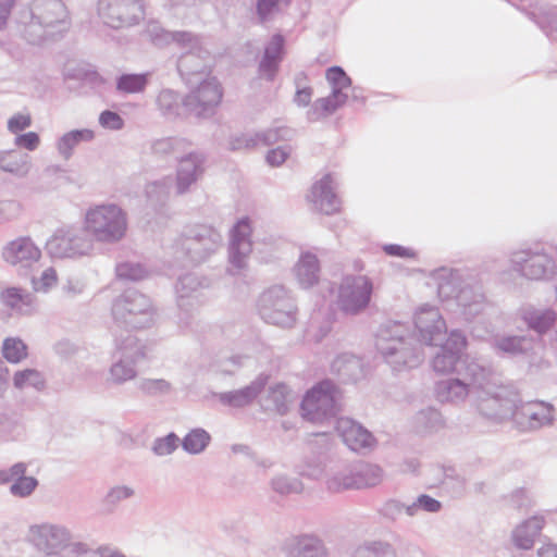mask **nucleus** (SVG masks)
<instances>
[{"label": "nucleus", "mask_w": 557, "mask_h": 557, "mask_svg": "<svg viewBox=\"0 0 557 557\" xmlns=\"http://www.w3.org/2000/svg\"><path fill=\"white\" fill-rule=\"evenodd\" d=\"M85 226L98 240L115 242L126 233V213L115 205L97 206L86 213Z\"/></svg>", "instance_id": "1"}, {"label": "nucleus", "mask_w": 557, "mask_h": 557, "mask_svg": "<svg viewBox=\"0 0 557 557\" xmlns=\"http://www.w3.org/2000/svg\"><path fill=\"white\" fill-rule=\"evenodd\" d=\"M373 290L372 282L364 275L348 276L339 288L338 302L346 313H356L364 309Z\"/></svg>", "instance_id": "2"}, {"label": "nucleus", "mask_w": 557, "mask_h": 557, "mask_svg": "<svg viewBox=\"0 0 557 557\" xmlns=\"http://www.w3.org/2000/svg\"><path fill=\"white\" fill-rule=\"evenodd\" d=\"M333 384L321 382L307 393L304 398L302 416L310 421H318L336 409V396Z\"/></svg>", "instance_id": "3"}, {"label": "nucleus", "mask_w": 557, "mask_h": 557, "mask_svg": "<svg viewBox=\"0 0 557 557\" xmlns=\"http://www.w3.org/2000/svg\"><path fill=\"white\" fill-rule=\"evenodd\" d=\"M308 200L322 214L329 215L339 211L341 201L333 190V178L330 174L312 185Z\"/></svg>", "instance_id": "4"}, {"label": "nucleus", "mask_w": 557, "mask_h": 557, "mask_svg": "<svg viewBox=\"0 0 557 557\" xmlns=\"http://www.w3.org/2000/svg\"><path fill=\"white\" fill-rule=\"evenodd\" d=\"M2 255L10 264L29 265L40 259L41 251L29 237H18L3 248Z\"/></svg>", "instance_id": "5"}, {"label": "nucleus", "mask_w": 557, "mask_h": 557, "mask_svg": "<svg viewBox=\"0 0 557 557\" xmlns=\"http://www.w3.org/2000/svg\"><path fill=\"white\" fill-rule=\"evenodd\" d=\"M326 79L332 85L333 92L329 97L320 99L317 106L321 111L329 113L345 102L346 96L343 95L342 90L349 87L351 82L343 69L338 66L327 70Z\"/></svg>", "instance_id": "6"}, {"label": "nucleus", "mask_w": 557, "mask_h": 557, "mask_svg": "<svg viewBox=\"0 0 557 557\" xmlns=\"http://www.w3.org/2000/svg\"><path fill=\"white\" fill-rule=\"evenodd\" d=\"M381 469L376 466H366L359 472L350 476L335 479L330 488L342 491L348 488H362L377 484L381 480Z\"/></svg>", "instance_id": "7"}, {"label": "nucleus", "mask_w": 557, "mask_h": 557, "mask_svg": "<svg viewBox=\"0 0 557 557\" xmlns=\"http://www.w3.org/2000/svg\"><path fill=\"white\" fill-rule=\"evenodd\" d=\"M338 429L344 442L352 450L358 451L371 448L375 445V440L372 434L354 421L343 420Z\"/></svg>", "instance_id": "8"}, {"label": "nucleus", "mask_w": 557, "mask_h": 557, "mask_svg": "<svg viewBox=\"0 0 557 557\" xmlns=\"http://www.w3.org/2000/svg\"><path fill=\"white\" fill-rule=\"evenodd\" d=\"M29 541L39 549L50 553L65 542V534L53 527H33L29 530Z\"/></svg>", "instance_id": "9"}, {"label": "nucleus", "mask_w": 557, "mask_h": 557, "mask_svg": "<svg viewBox=\"0 0 557 557\" xmlns=\"http://www.w3.org/2000/svg\"><path fill=\"white\" fill-rule=\"evenodd\" d=\"M543 527L544 520L541 517H532L524 521L515 531L513 540L516 545L523 549L531 548Z\"/></svg>", "instance_id": "10"}, {"label": "nucleus", "mask_w": 557, "mask_h": 557, "mask_svg": "<svg viewBox=\"0 0 557 557\" xmlns=\"http://www.w3.org/2000/svg\"><path fill=\"white\" fill-rule=\"evenodd\" d=\"M250 234L251 226L249 221L247 219L238 221L232 235V248L235 250L232 258L235 262H239L238 256H247L251 251Z\"/></svg>", "instance_id": "11"}, {"label": "nucleus", "mask_w": 557, "mask_h": 557, "mask_svg": "<svg viewBox=\"0 0 557 557\" xmlns=\"http://www.w3.org/2000/svg\"><path fill=\"white\" fill-rule=\"evenodd\" d=\"M2 304L13 310L24 311L33 306V297L17 287H8L0 294Z\"/></svg>", "instance_id": "12"}, {"label": "nucleus", "mask_w": 557, "mask_h": 557, "mask_svg": "<svg viewBox=\"0 0 557 557\" xmlns=\"http://www.w3.org/2000/svg\"><path fill=\"white\" fill-rule=\"evenodd\" d=\"M319 264L315 256L306 253L297 265V274L302 285L310 286L317 282Z\"/></svg>", "instance_id": "13"}, {"label": "nucleus", "mask_w": 557, "mask_h": 557, "mask_svg": "<svg viewBox=\"0 0 557 557\" xmlns=\"http://www.w3.org/2000/svg\"><path fill=\"white\" fill-rule=\"evenodd\" d=\"M284 39L282 36L276 35L272 38L265 49L264 59L261 63L262 71H269V76L272 75L276 62L281 59L283 53Z\"/></svg>", "instance_id": "14"}, {"label": "nucleus", "mask_w": 557, "mask_h": 557, "mask_svg": "<svg viewBox=\"0 0 557 557\" xmlns=\"http://www.w3.org/2000/svg\"><path fill=\"white\" fill-rule=\"evenodd\" d=\"M2 354L9 362L17 363L27 357V346L18 338H7Z\"/></svg>", "instance_id": "15"}, {"label": "nucleus", "mask_w": 557, "mask_h": 557, "mask_svg": "<svg viewBox=\"0 0 557 557\" xmlns=\"http://www.w3.org/2000/svg\"><path fill=\"white\" fill-rule=\"evenodd\" d=\"M13 383L14 386L17 388L32 386L37 389H40L41 387H44L45 381L39 371L35 369H25L14 374Z\"/></svg>", "instance_id": "16"}, {"label": "nucleus", "mask_w": 557, "mask_h": 557, "mask_svg": "<svg viewBox=\"0 0 557 557\" xmlns=\"http://www.w3.org/2000/svg\"><path fill=\"white\" fill-rule=\"evenodd\" d=\"M27 164V156L15 152L5 151L0 154V169L5 172L18 174L23 172Z\"/></svg>", "instance_id": "17"}, {"label": "nucleus", "mask_w": 557, "mask_h": 557, "mask_svg": "<svg viewBox=\"0 0 557 557\" xmlns=\"http://www.w3.org/2000/svg\"><path fill=\"white\" fill-rule=\"evenodd\" d=\"M210 440L209 434L203 430H194L186 435L183 445L184 448L193 454L200 453L206 448Z\"/></svg>", "instance_id": "18"}, {"label": "nucleus", "mask_w": 557, "mask_h": 557, "mask_svg": "<svg viewBox=\"0 0 557 557\" xmlns=\"http://www.w3.org/2000/svg\"><path fill=\"white\" fill-rule=\"evenodd\" d=\"M468 394V387L460 381H453L447 385H441L438 397L442 401H453L455 399L465 398Z\"/></svg>", "instance_id": "19"}, {"label": "nucleus", "mask_w": 557, "mask_h": 557, "mask_svg": "<svg viewBox=\"0 0 557 557\" xmlns=\"http://www.w3.org/2000/svg\"><path fill=\"white\" fill-rule=\"evenodd\" d=\"M222 98L220 86L213 83L201 85L197 91V99L205 106L216 104Z\"/></svg>", "instance_id": "20"}, {"label": "nucleus", "mask_w": 557, "mask_h": 557, "mask_svg": "<svg viewBox=\"0 0 557 557\" xmlns=\"http://www.w3.org/2000/svg\"><path fill=\"white\" fill-rule=\"evenodd\" d=\"M92 132L88 129L72 131L61 138L59 143V149L62 152L67 153L81 140H89L92 138Z\"/></svg>", "instance_id": "21"}, {"label": "nucleus", "mask_w": 557, "mask_h": 557, "mask_svg": "<svg viewBox=\"0 0 557 557\" xmlns=\"http://www.w3.org/2000/svg\"><path fill=\"white\" fill-rule=\"evenodd\" d=\"M146 77L144 75H124L119 79L117 87L125 92H138L144 89Z\"/></svg>", "instance_id": "22"}, {"label": "nucleus", "mask_w": 557, "mask_h": 557, "mask_svg": "<svg viewBox=\"0 0 557 557\" xmlns=\"http://www.w3.org/2000/svg\"><path fill=\"white\" fill-rule=\"evenodd\" d=\"M555 321V313L553 311H545L541 314H534L529 318V322L532 329L540 333L548 330Z\"/></svg>", "instance_id": "23"}, {"label": "nucleus", "mask_w": 557, "mask_h": 557, "mask_svg": "<svg viewBox=\"0 0 557 557\" xmlns=\"http://www.w3.org/2000/svg\"><path fill=\"white\" fill-rule=\"evenodd\" d=\"M458 357L454 352H444L434 358L433 367L438 372H448L455 369Z\"/></svg>", "instance_id": "24"}, {"label": "nucleus", "mask_w": 557, "mask_h": 557, "mask_svg": "<svg viewBox=\"0 0 557 557\" xmlns=\"http://www.w3.org/2000/svg\"><path fill=\"white\" fill-rule=\"evenodd\" d=\"M37 486V481L32 476H22L11 486V492L17 496L29 495Z\"/></svg>", "instance_id": "25"}, {"label": "nucleus", "mask_w": 557, "mask_h": 557, "mask_svg": "<svg viewBox=\"0 0 557 557\" xmlns=\"http://www.w3.org/2000/svg\"><path fill=\"white\" fill-rule=\"evenodd\" d=\"M524 275L531 280L542 278L545 274V262L542 258H534L523 267Z\"/></svg>", "instance_id": "26"}, {"label": "nucleus", "mask_w": 557, "mask_h": 557, "mask_svg": "<svg viewBox=\"0 0 557 557\" xmlns=\"http://www.w3.org/2000/svg\"><path fill=\"white\" fill-rule=\"evenodd\" d=\"M30 124L32 117L29 114L16 113L8 121V128L11 133L16 134L29 127Z\"/></svg>", "instance_id": "27"}, {"label": "nucleus", "mask_w": 557, "mask_h": 557, "mask_svg": "<svg viewBox=\"0 0 557 557\" xmlns=\"http://www.w3.org/2000/svg\"><path fill=\"white\" fill-rule=\"evenodd\" d=\"M100 124L104 128L121 129L124 125L122 117L112 111H103L99 117Z\"/></svg>", "instance_id": "28"}, {"label": "nucleus", "mask_w": 557, "mask_h": 557, "mask_svg": "<svg viewBox=\"0 0 557 557\" xmlns=\"http://www.w3.org/2000/svg\"><path fill=\"white\" fill-rule=\"evenodd\" d=\"M39 143L40 138L35 132H28L15 138L16 146L23 147L30 151L35 150L39 146Z\"/></svg>", "instance_id": "29"}, {"label": "nucleus", "mask_w": 557, "mask_h": 557, "mask_svg": "<svg viewBox=\"0 0 557 557\" xmlns=\"http://www.w3.org/2000/svg\"><path fill=\"white\" fill-rule=\"evenodd\" d=\"M177 444V437L173 434L166 436L165 438H162L158 441L154 445V451L158 455H168L171 454L175 448Z\"/></svg>", "instance_id": "30"}, {"label": "nucleus", "mask_w": 557, "mask_h": 557, "mask_svg": "<svg viewBox=\"0 0 557 557\" xmlns=\"http://www.w3.org/2000/svg\"><path fill=\"white\" fill-rule=\"evenodd\" d=\"M289 0H259L258 2V14L261 20H264L280 4H287Z\"/></svg>", "instance_id": "31"}, {"label": "nucleus", "mask_w": 557, "mask_h": 557, "mask_svg": "<svg viewBox=\"0 0 557 557\" xmlns=\"http://www.w3.org/2000/svg\"><path fill=\"white\" fill-rule=\"evenodd\" d=\"M58 282L57 272L53 269H47L41 274V277L39 280V286L37 289L41 290H48L49 288L53 287Z\"/></svg>", "instance_id": "32"}, {"label": "nucleus", "mask_w": 557, "mask_h": 557, "mask_svg": "<svg viewBox=\"0 0 557 557\" xmlns=\"http://www.w3.org/2000/svg\"><path fill=\"white\" fill-rule=\"evenodd\" d=\"M120 276L127 277L131 280H139L144 276V272L140 267H133L129 264H121L117 268Z\"/></svg>", "instance_id": "33"}, {"label": "nucleus", "mask_w": 557, "mask_h": 557, "mask_svg": "<svg viewBox=\"0 0 557 557\" xmlns=\"http://www.w3.org/2000/svg\"><path fill=\"white\" fill-rule=\"evenodd\" d=\"M288 151H286L285 149L283 148H275V149H272L268 156H267V160L268 162L271 164V165H281L285 162V160L287 159L288 157Z\"/></svg>", "instance_id": "34"}, {"label": "nucleus", "mask_w": 557, "mask_h": 557, "mask_svg": "<svg viewBox=\"0 0 557 557\" xmlns=\"http://www.w3.org/2000/svg\"><path fill=\"white\" fill-rule=\"evenodd\" d=\"M418 504L424 510L430 511V512H436L441 509V503L428 495H421L418 498Z\"/></svg>", "instance_id": "35"}, {"label": "nucleus", "mask_w": 557, "mask_h": 557, "mask_svg": "<svg viewBox=\"0 0 557 557\" xmlns=\"http://www.w3.org/2000/svg\"><path fill=\"white\" fill-rule=\"evenodd\" d=\"M312 91L310 88H304L301 90H298L296 94V102L298 104H308L311 99Z\"/></svg>", "instance_id": "36"}, {"label": "nucleus", "mask_w": 557, "mask_h": 557, "mask_svg": "<svg viewBox=\"0 0 557 557\" xmlns=\"http://www.w3.org/2000/svg\"><path fill=\"white\" fill-rule=\"evenodd\" d=\"M7 472L10 475V480L15 476L22 478V476H25L24 474L26 472V467L24 463L20 462V463L14 465L13 467H11V469Z\"/></svg>", "instance_id": "37"}, {"label": "nucleus", "mask_w": 557, "mask_h": 557, "mask_svg": "<svg viewBox=\"0 0 557 557\" xmlns=\"http://www.w3.org/2000/svg\"><path fill=\"white\" fill-rule=\"evenodd\" d=\"M540 557H557V545H545L539 550Z\"/></svg>", "instance_id": "38"}, {"label": "nucleus", "mask_w": 557, "mask_h": 557, "mask_svg": "<svg viewBox=\"0 0 557 557\" xmlns=\"http://www.w3.org/2000/svg\"><path fill=\"white\" fill-rule=\"evenodd\" d=\"M385 250L389 255H396V256H403L404 251H405V249L399 247V246H388V247L385 248Z\"/></svg>", "instance_id": "39"}, {"label": "nucleus", "mask_w": 557, "mask_h": 557, "mask_svg": "<svg viewBox=\"0 0 557 557\" xmlns=\"http://www.w3.org/2000/svg\"><path fill=\"white\" fill-rule=\"evenodd\" d=\"M10 481V475L7 471L0 470V484L8 483Z\"/></svg>", "instance_id": "40"}, {"label": "nucleus", "mask_w": 557, "mask_h": 557, "mask_svg": "<svg viewBox=\"0 0 557 557\" xmlns=\"http://www.w3.org/2000/svg\"><path fill=\"white\" fill-rule=\"evenodd\" d=\"M453 337H456V344H459L460 348H465L466 347L467 343H466V338L463 336L454 334Z\"/></svg>", "instance_id": "41"}, {"label": "nucleus", "mask_w": 557, "mask_h": 557, "mask_svg": "<svg viewBox=\"0 0 557 557\" xmlns=\"http://www.w3.org/2000/svg\"><path fill=\"white\" fill-rule=\"evenodd\" d=\"M108 557H125V556L120 553H111Z\"/></svg>", "instance_id": "42"}, {"label": "nucleus", "mask_w": 557, "mask_h": 557, "mask_svg": "<svg viewBox=\"0 0 557 557\" xmlns=\"http://www.w3.org/2000/svg\"><path fill=\"white\" fill-rule=\"evenodd\" d=\"M120 369H121V366H115L112 371H113V373H116Z\"/></svg>", "instance_id": "43"}, {"label": "nucleus", "mask_w": 557, "mask_h": 557, "mask_svg": "<svg viewBox=\"0 0 557 557\" xmlns=\"http://www.w3.org/2000/svg\"><path fill=\"white\" fill-rule=\"evenodd\" d=\"M55 240H57V238H53V239L49 243V245L52 247V246H53V244L55 243Z\"/></svg>", "instance_id": "44"}]
</instances>
